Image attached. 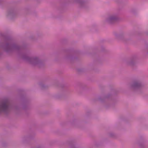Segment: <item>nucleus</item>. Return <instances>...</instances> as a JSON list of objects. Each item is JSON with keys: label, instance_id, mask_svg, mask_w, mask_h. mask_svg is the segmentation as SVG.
Listing matches in <instances>:
<instances>
[{"label": "nucleus", "instance_id": "obj_10", "mask_svg": "<svg viewBox=\"0 0 148 148\" xmlns=\"http://www.w3.org/2000/svg\"><path fill=\"white\" fill-rule=\"evenodd\" d=\"M2 1V0H0V4L1 3Z\"/></svg>", "mask_w": 148, "mask_h": 148}, {"label": "nucleus", "instance_id": "obj_3", "mask_svg": "<svg viewBox=\"0 0 148 148\" xmlns=\"http://www.w3.org/2000/svg\"><path fill=\"white\" fill-rule=\"evenodd\" d=\"M143 85L140 81H136L134 82L131 84V88L134 91H140Z\"/></svg>", "mask_w": 148, "mask_h": 148}, {"label": "nucleus", "instance_id": "obj_2", "mask_svg": "<svg viewBox=\"0 0 148 148\" xmlns=\"http://www.w3.org/2000/svg\"><path fill=\"white\" fill-rule=\"evenodd\" d=\"M119 19V18L116 14H112L109 15L104 20L105 23L112 24L115 23Z\"/></svg>", "mask_w": 148, "mask_h": 148}, {"label": "nucleus", "instance_id": "obj_8", "mask_svg": "<svg viewBox=\"0 0 148 148\" xmlns=\"http://www.w3.org/2000/svg\"><path fill=\"white\" fill-rule=\"evenodd\" d=\"M29 137H25L23 138V142H25V140H27L29 139Z\"/></svg>", "mask_w": 148, "mask_h": 148}, {"label": "nucleus", "instance_id": "obj_9", "mask_svg": "<svg viewBox=\"0 0 148 148\" xmlns=\"http://www.w3.org/2000/svg\"><path fill=\"white\" fill-rule=\"evenodd\" d=\"M45 86L44 85H41V87L42 88H43Z\"/></svg>", "mask_w": 148, "mask_h": 148}, {"label": "nucleus", "instance_id": "obj_4", "mask_svg": "<svg viewBox=\"0 0 148 148\" xmlns=\"http://www.w3.org/2000/svg\"><path fill=\"white\" fill-rule=\"evenodd\" d=\"M17 12L16 10L13 8H9L7 10L6 15L8 17L11 19L16 16Z\"/></svg>", "mask_w": 148, "mask_h": 148}, {"label": "nucleus", "instance_id": "obj_7", "mask_svg": "<svg viewBox=\"0 0 148 148\" xmlns=\"http://www.w3.org/2000/svg\"><path fill=\"white\" fill-rule=\"evenodd\" d=\"M115 36H116V37L118 39H121L122 38V37H123L120 34H115Z\"/></svg>", "mask_w": 148, "mask_h": 148}, {"label": "nucleus", "instance_id": "obj_1", "mask_svg": "<svg viewBox=\"0 0 148 148\" xmlns=\"http://www.w3.org/2000/svg\"><path fill=\"white\" fill-rule=\"evenodd\" d=\"M21 109L20 105L12 104L8 99L4 100L0 103V114L2 113L7 114L11 110L18 112Z\"/></svg>", "mask_w": 148, "mask_h": 148}, {"label": "nucleus", "instance_id": "obj_5", "mask_svg": "<svg viewBox=\"0 0 148 148\" xmlns=\"http://www.w3.org/2000/svg\"><path fill=\"white\" fill-rule=\"evenodd\" d=\"M110 99V95H106L102 97H99V100L101 102H103L105 101H107Z\"/></svg>", "mask_w": 148, "mask_h": 148}, {"label": "nucleus", "instance_id": "obj_6", "mask_svg": "<svg viewBox=\"0 0 148 148\" xmlns=\"http://www.w3.org/2000/svg\"><path fill=\"white\" fill-rule=\"evenodd\" d=\"M136 62V58H133L129 60L127 62V64L128 65L131 66L134 65Z\"/></svg>", "mask_w": 148, "mask_h": 148}, {"label": "nucleus", "instance_id": "obj_11", "mask_svg": "<svg viewBox=\"0 0 148 148\" xmlns=\"http://www.w3.org/2000/svg\"><path fill=\"white\" fill-rule=\"evenodd\" d=\"M111 136L112 137H113V135H111Z\"/></svg>", "mask_w": 148, "mask_h": 148}]
</instances>
